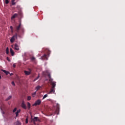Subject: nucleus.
I'll return each mask as SVG.
<instances>
[{
  "mask_svg": "<svg viewBox=\"0 0 125 125\" xmlns=\"http://www.w3.org/2000/svg\"><path fill=\"white\" fill-rule=\"evenodd\" d=\"M46 97H47V94L44 95L42 98V99H44L45 98H46Z\"/></svg>",
  "mask_w": 125,
  "mask_h": 125,
  "instance_id": "obj_26",
  "label": "nucleus"
},
{
  "mask_svg": "<svg viewBox=\"0 0 125 125\" xmlns=\"http://www.w3.org/2000/svg\"><path fill=\"white\" fill-rule=\"evenodd\" d=\"M24 73L26 76H29L31 75V73H32V69L31 68H28V71L25 70Z\"/></svg>",
  "mask_w": 125,
  "mask_h": 125,
  "instance_id": "obj_5",
  "label": "nucleus"
},
{
  "mask_svg": "<svg viewBox=\"0 0 125 125\" xmlns=\"http://www.w3.org/2000/svg\"><path fill=\"white\" fill-rule=\"evenodd\" d=\"M49 57V54H48L47 55L44 54L42 58V59H44V60H47V58Z\"/></svg>",
  "mask_w": 125,
  "mask_h": 125,
  "instance_id": "obj_8",
  "label": "nucleus"
},
{
  "mask_svg": "<svg viewBox=\"0 0 125 125\" xmlns=\"http://www.w3.org/2000/svg\"><path fill=\"white\" fill-rule=\"evenodd\" d=\"M20 112H21V109H19L17 111V112H16V117H18V115H19V113H20Z\"/></svg>",
  "mask_w": 125,
  "mask_h": 125,
  "instance_id": "obj_15",
  "label": "nucleus"
},
{
  "mask_svg": "<svg viewBox=\"0 0 125 125\" xmlns=\"http://www.w3.org/2000/svg\"><path fill=\"white\" fill-rule=\"evenodd\" d=\"M39 78H40V76H38L37 78H36L35 80H34V82H35V81H37V80H38L39 79Z\"/></svg>",
  "mask_w": 125,
  "mask_h": 125,
  "instance_id": "obj_29",
  "label": "nucleus"
},
{
  "mask_svg": "<svg viewBox=\"0 0 125 125\" xmlns=\"http://www.w3.org/2000/svg\"><path fill=\"white\" fill-rule=\"evenodd\" d=\"M13 68H15L16 67V65L15 64V63H14L13 64Z\"/></svg>",
  "mask_w": 125,
  "mask_h": 125,
  "instance_id": "obj_32",
  "label": "nucleus"
},
{
  "mask_svg": "<svg viewBox=\"0 0 125 125\" xmlns=\"http://www.w3.org/2000/svg\"><path fill=\"white\" fill-rule=\"evenodd\" d=\"M1 79V76L0 75V80Z\"/></svg>",
  "mask_w": 125,
  "mask_h": 125,
  "instance_id": "obj_35",
  "label": "nucleus"
},
{
  "mask_svg": "<svg viewBox=\"0 0 125 125\" xmlns=\"http://www.w3.org/2000/svg\"><path fill=\"white\" fill-rule=\"evenodd\" d=\"M27 108L29 110H30V108H31V104L30 103H27Z\"/></svg>",
  "mask_w": 125,
  "mask_h": 125,
  "instance_id": "obj_18",
  "label": "nucleus"
},
{
  "mask_svg": "<svg viewBox=\"0 0 125 125\" xmlns=\"http://www.w3.org/2000/svg\"><path fill=\"white\" fill-rule=\"evenodd\" d=\"M10 29H11V30H12V29H13V28L12 27V26H11L10 27Z\"/></svg>",
  "mask_w": 125,
  "mask_h": 125,
  "instance_id": "obj_33",
  "label": "nucleus"
},
{
  "mask_svg": "<svg viewBox=\"0 0 125 125\" xmlns=\"http://www.w3.org/2000/svg\"><path fill=\"white\" fill-rule=\"evenodd\" d=\"M16 111H17V108L15 107V108L13 109V113H15V112H16Z\"/></svg>",
  "mask_w": 125,
  "mask_h": 125,
  "instance_id": "obj_25",
  "label": "nucleus"
},
{
  "mask_svg": "<svg viewBox=\"0 0 125 125\" xmlns=\"http://www.w3.org/2000/svg\"><path fill=\"white\" fill-rule=\"evenodd\" d=\"M50 94L55 93V88H51V90L50 91Z\"/></svg>",
  "mask_w": 125,
  "mask_h": 125,
  "instance_id": "obj_9",
  "label": "nucleus"
},
{
  "mask_svg": "<svg viewBox=\"0 0 125 125\" xmlns=\"http://www.w3.org/2000/svg\"><path fill=\"white\" fill-rule=\"evenodd\" d=\"M1 71L2 72H3V73H4L6 75H8V74H9V72L6 71L5 70L2 69Z\"/></svg>",
  "mask_w": 125,
  "mask_h": 125,
  "instance_id": "obj_16",
  "label": "nucleus"
},
{
  "mask_svg": "<svg viewBox=\"0 0 125 125\" xmlns=\"http://www.w3.org/2000/svg\"><path fill=\"white\" fill-rule=\"evenodd\" d=\"M6 4H8L9 3V1L8 0H5Z\"/></svg>",
  "mask_w": 125,
  "mask_h": 125,
  "instance_id": "obj_27",
  "label": "nucleus"
},
{
  "mask_svg": "<svg viewBox=\"0 0 125 125\" xmlns=\"http://www.w3.org/2000/svg\"><path fill=\"white\" fill-rule=\"evenodd\" d=\"M36 122H41V120H40L38 117H35L34 119L31 120V122L33 123L34 125H37V123H36Z\"/></svg>",
  "mask_w": 125,
  "mask_h": 125,
  "instance_id": "obj_2",
  "label": "nucleus"
},
{
  "mask_svg": "<svg viewBox=\"0 0 125 125\" xmlns=\"http://www.w3.org/2000/svg\"><path fill=\"white\" fill-rule=\"evenodd\" d=\"M18 36V34L17 33H16L15 35L13 36L11 38L10 41L11 43H13L15 41V39H17V37Z\"/></svg>",
  "mask_w": 125,
  "mask_h": 125,
  "instance_id": "obj_3",
  "label": "nucleus"
},
{
  "mask_svg": "<svg viewBox=\"0 0 125 125\" xmlns=\"http://www.w3.org/2000/svg\"><path fill=\"white\" fill-rule=\"evenodd\" d=\"M21 107L24 110H27V105H26V104H25V102L24 101L21 103Z\"/></svg>",
  "mask_w": 125,
  "mask_h": 125,
  "instance_id": "obj_6",
  "label": "nucleus"
},
{
  "mask_svg": "<svg viewBox=\"0 0 125 125\" xmlns=\"http://www.w3.org/2000/svg\"><path fill=\"white\" fill-rule=\"evenodd\" d=\"M14 1H15V0H12V5H15V4H16V3Z\"/></svg>",
  "mask_w": 125,
  "mask_h": 125,
  "instance_id": "obj_21",
  "label": "nucleus"
},
{
  "mask_svg": "<svg viewBox=\"0 0 125 125\" xmlns=\"http://www.w3.org/2000/svg\"><path fill=\"white\" fill-rule=\"evenodd\" d=\"M6 54H9V49H8V47H7L6 49Z\"/></svg>",
  "mask_w": 125,
  "mask_h": 125,
  "instance_id": "obj_19",
  "label": "nucleus"
},
{
  "mask_svg": "<svg viewBox=\"0 0 125 125\" xmlns=\"http://www.w3.org/2000/svg\"><path fill=\"white\" fill-rule=\"evenodd\" d=\"M36 93H37V91H35L33 93H32L33 97H35V96H36Z\"/></svg>",
  "mask_w": 125,
  "mask_h": 125,
  "instance_id": "obj_23",
  "label": "nucleus"
},
{
  "mask_svg": "<svg viewBox=\"0 0 125 125\" xmlns=\"http://www.w3.org/2000/svg\"><path fill=\"white\" fill-rule=\"evenodd\" d=\"M21 35H23L24 33H25V29H24L23 27H21Z\"/></svg>",
  "mask_w": 125,
  "mask_h": 125,
  "instance_id": "obj_10",
  "label": "nucleus"
},
{
  "mask_svg": "<svg viewBox=\"0 0 125 125\" xmlns=\"http://www.w3.org/2000/svg\"><path fill=\"white\" fill-rule=\"evenodd\" d=\"M15 49L16 50H19V46H18V44H15Z\"/></svg>",
  "mask_w": 125,
  "mask_h": 125,
  "instance_id": "obj_12",
  "label": "nucleus"
},
{
  "mask_svg": "<svg viewBox=\"0 0 125 125\" xmlns=\"http://www.w3.org/2000/svg\"><path fill=\"white\" fill-rule=\"evenodd\" d=\"M21 28H22V27H21V22H20V24H19V25L16 26V27H15V31H16V32H17V33L18 34H19V31H20V30H21Z\"/></svg>",
  "mask_w": 125,
  "mask_h": 125,
  "instance_id": "obj_4",
  "label": "nucleus"
},
{
  "mask_svg": "<svg viewBox=\"0 0 125 125\" xmlns=\"http://www.w3.org/2000/svg\"><path fill=\"white\" fill-rule=\"evenodd\" d=\"M31 96H28L27 97V100L29 101L31 100Z\"/></svg>",
  "mask_w": 125,
  "mask_h": 125,
  "instance_id": "obj_24",
  "label": "nucleus"
},
{
  "mask_svg": "<svg viewBox=\"0 0 125 125\" xmlns=\"http://www.w3.org/2000/svg\"><path fill=\"white\" fill-rule=\"evenodd\" d=\"M7 61H8V62H10V60L9 59V58L8 57H7Z\"/></svg>",
  "mask_w": 125,
  "mask_h": 125,
  "instance_id": "obj_31",
  "label": "nucleus"
},
{
  "mask_svg": "<svg viewBox=\"0 0 125 125\" xmlns=\"http://www.w3.org/2000/svg\"><path fill=\"white\" fill-rule=\"evenodd\" d=\"M17 16H18V14H15L11 17V19H14L15 18H16V17H17Z\"/></svg>",
  "mask_w": 125,
  "mask_h": 125,
  "instance_id": "obj_14",
  "label": "nucleus"
},
{
  "mask_svg": "<svg viewBox=\"0 0 125 125\" xmlns=\"http://www.w3.org/2000/svg\"><path fill=\"white\" fill-rule=\"evenodd\" d=\"M42 88V86H40V85H38L36 87V91H38V90H40V89Z\"/></svg>",
  "mask_w": 125,
  "mask_h": 125,
  "instance_id": "obj_17",
  "label": "nucleus"
},
{
  "mask_svg": "<svg viewBox=\"0 0 125 125\" xmlns=\"http://www.w3.org/2000/svg\"><path fill=\"white\" fill-rule=\"evenodd\" d=\"M31 61L34 62V61H35V60H36V58L34 57H32L31 58Z\"/></svg>",
  "mask_w": 125,
  "mask_h": 125,
  "instance_id": "obj_22",
  "label": "nucleus"
},
{
  "mask_svg": "<svg viewBox=\"0 0 125 125\" xmlns=\"http://www.w3.org/2000/svg\"><path fill=\"white\" fill-rule=\"evenodd\" d=\"M12 75H13V73L11 74H10V76H12Z\"/></svg>",
  "mask_w": 125,
  "mask_h": 125,
  "instance_id": "obj_34",
  "label": "nucleus"
},
{
  "mask_svg": "<svg viewBox=\"0 0 125 125\" xmlns=\"http://www.w3.org/2000/svg\"><path fill=\"white\" fill-rule=\"evenodd\" d=\"M25 123H26V124H28V117H27L26 119Z\"/></svg>",
  "mask_w": 125,
  "mask_h": 125,
  "instance_id": "obj_30",
  "label": "nucleus"
},
{
  "mask_svg": "<svg viewBox=\"0 0 125 125\" xmlns=\"http://www.w3.org/2000/svg\"><path fill=\"white\" fill-rule=\"evenodd\" d=\"M47 76L49 79V81L52 85V88H55V86H56V82H54L53 81V80L51 78V76H50V74L49 73H48Z\"/></svg>",
  "mask_w": 125,
  "mask_h": 125,
  "instance_id": "obj_1",
  "label": "nucleus"
},
{
  "mask_svg": "<svg viewBox=\"0 0 125 125\" xmlns=\"http://www.w3.org/2000/svg\"><path fill=\"white\" fill-rule=\"evenodd\" d=\"M11 84L12 85H14V86H15V83H14V82H12Z\"/></svg>",
  "mask_w": 125,
  "mask_h": 125,
  "instance_id": "obj_28",
  "label": "nucleus"
},
{
  "mask_svg": "<svg viewBox=\"0 0 125 125\" xmlns=\"http://www.w3.org/2000/svg\"><path fill=\"white\" fill-rule=\"evenodd\" d=\"M10 53L12 55V56H14V51H13V50L12 49V48H10Z\"/></svg>",
  "mask_w": 125,
  "mask_h": 125,
  "instance_id": "obj_11",
  "label": "nucleus"
},
{
  "mask_svg": "<svg viewBox=\"0 0 125 125\" xmlns=\"http://www.w3.org/2000/svg\"><path fill=\"white\" fill-rule=\"evenodd\" d=\"M14 125H21V122H20L19 121H17L14 124Z\"/></svg>",
  "mask_w": 125,
  "mask_h": 125,
  "instance_id": "obj_13",
  "label": "nucleus"
},
{
  "mask_svg": "<svg viewBox=\"0 0 125 125\" xmlns=\"http://www.w3.org/2000/svg\"><path fill=\"white\" fill-rule=\"evenodd\" d=\"M37 125H40L38 124Z\"/></svg>",
  "mask_w": 125,
  "mask_h": 125,
  "instance_id": "obj_36",
  "label": "nucleus"
},
{
  "mask_svg": "<svg viewBox=\"0 0 125 125\" xmlns=\"http://www.w3.org/2000/svg\"><path fill=\"white\" fill-rule=\"evenodd\" d=\"M12 96H9L6 99V101H8V100H10L11 99Z\"/></svg>",
  "mask_w": 125,
  "mask_h": 125,
  "instance_id": "obj_20",
  "label": "nucleus"
},
{
  "mask_svg": "<svg viewBox=\"0 0 125 125\" xmlns=\"http://www.w3.org/2000/svg\"><path fill=\"white\" fill-rule=\"evenodd\" d=\"M41 103H42V101L39 99L36 101L34 104H33V106H38V105H41Z\"/></svg>",
  "mask_w": 125,
  "mask_h": 125,
  "instance_id": "obj_7",
  "label": "nucleus"
}]
</instances>
